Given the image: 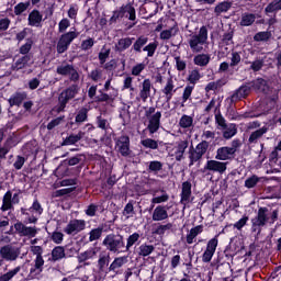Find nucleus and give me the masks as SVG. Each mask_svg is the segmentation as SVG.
<instances>
[{"mask_svg":"<svg viewBox=\"0 0 281 281\" xmlns=\"http://www.w3.org/2000/svg\"><path fill=\"white\" fill-rule=\"evenodd\" d=\"M21 215L24 216V221H18L14 224L15 234L19 236H23L25 234L26 225H36L38 223L40 216L43 214V205L38 201V199H34L32 205L29 209L21 207Z\"/></svg>","mask_w":281,"mask_h":281,"instance_id":"nucleus-1","label":"nucleus"},{"mask_svg":"<svg viewBox=\"0 0 281 281\" xmlns=\"http://www.w3.org/2000/svg\"><path fill=\"white\" fill-rule=\"evenodd\" d=\"M280 216V210L274 209L269 213V207L260 206L258 209L257 215L251 218V233L260 236L262 233V227L266 225H273Z\"/></svg>","mask_w":281,"mask_h":281,"instance_id":"nucleus-2","label":"nucleus"},{"mask_svg":"<svg viewBox=\"0 0 281 281\" xmlns=\"http://www.w3.org/2000/svg\"><path fill=\"white\" fill-rule=\"evenodd\" d=\"M103 247H105L106 251L110 254H125V241L122 234L119 233H110L108 234L103 241Z\"/></svg>","mask_w":281,"mask_h":281,"instance_id":"nucleus-3","label":"nucleus"},{"mask_svg":"<svg viewBox=\"0 0 281 281\" xmlns=\"http://www.w3.org/2000/svg\"><path fill=\"white\" fill-rule=\"evenodd\" d=\"M128 14V21L137 20V11H135V7L133 3L128 2L127 4H123L119 8V10H114L112 16L109 20L110 25L113 23H117V21L124 19Z\"/></svg>","mask_w":281,"mask_h":281,"instance_id":"nucleus-4","label":"nucleus"},{"mask_svg":"<svg viewBox=\"0 0 281 281\" xmlns=\"http://www.w3.org/2000/svg\"><path fill=\"white\" fill-rule=\"evenodd\" d=\"M188 43L193 54H201L203 52V45L207 43V26H202L199 34L191 35Z\"/></svg>","mask_w":281,"mask_h":281,"instance_id":"nucleus-5","label":"nucleus"},{"mask_svg":"<svg viewBox=\"0 0 281 281\" xmlns=\"http://www.w3.org/2000/svg\"><path fill=\"white\" fill-rule=\"evenodd\" d=\"M21 256V248L13 246L12 244H7L0 247V267H3L5 262H14L19 260Z\"/></svg>","mask_w":281,"mask_h":281,"instance_id":"nucleus-6","label":"nucleus"},{"mask_svg":"<svg viewBox=\"0 0 281 281\" xmlns=\"http://www.w3.org/2000/svg\"><path fill=\"white\" fill-rule=\"evenodd\" d=\"M207 148H210V143L207 140L200 142L195 147L191 145L189 147V166H194L196 161H201L205 153H207Z\"/></svg>","mask_w":281,"mask_h":281,"instance_id":"nucleus-7","label":"nucleus"},{"mask_svg":"<svg viewBox=\"0 0 281 281\" xmlns=\"http://www.w3.org/2000/svg\"><path fill=\"white\" fill-rule=\"evenodd\" d=\"M74 31L66 32L59 36V40L57 42L56 52L57 54H65L69 49V46L78 36H80V33L76 31V27H72Z\"/></svg>","mask_w":281,"mask_h":281,"instance_id":"nucleus-8","label":"nucleus"},{"mask_svg":"<svg viewBox=\"0 0 281 281\" xmlns=\"http://www.w3.org/2000/svg\"><path fill=\"white\" fill-rule=\"evenodd\" d=\"M115 150L121 157H131V137L126 134H123L114 138Z\"/></svg>","mask_w":281,"mask_h":281,"instance_id":"nucleus-9","label":"nucleus"},{"mask_svg":"<svg viewBox=\"0 0 281 281\" xmlns=\"http://www.w3.org/2000/svg\"><path fill=\"white\" fill-rule=\"evenodd\" d=\"M249 93H251V85L246 82L237 88L226 100L229 101V106H232L233 104H236V102H240V100H247Z\"/></svg>","mask_w":281,"mask_h":281,"instance_id":"nucleus-10","label":"nucleus"},{"mask_svg":"<svg viewBox=\"0 0 281 281\" xmlns=\"http://www.w3.org/2000/svg\"><path fill=\"white\" fill-rule=\"evenodd\" d=\"M56 74L58 76H69L70 82H78L80 80V74L72 64L57 66Z\"/></svg>","mask_w":281,"mask_h":281,"instance_id":"nucleus-11","label":"nucleus"},{"mask_svg":"<svg viewBox=\"0 0 281 281\" xmlns=\"http://www.w3.org/2000/svg\"><path fill=\"white\" fill-rule=\"evenodd\" d=\"M85 229H87V222L85 220H70L64 228V234L76 236L80 232H85Z\"/></svg>","mask_w":281,"mask_h":281,"instance_id":"nucleus-12","label":"nucleus"},{"mask_svg":"<svg viewBox=\"0 0 281 281\" xmlns=\"http://www.w3.org/2000/svg\"><path fill=\"white\" fill-rule=\"evenodd\" d=\"M216 247H218V237L215 236L211 238L207 244L204 252L202 254V262L207 265L212 262V258H214V254H216Z\"/></svg>","mask_w":281,"mask_h":281,"instance_id":"nucleus-13","label":"nucleus"},{"mask_svg":"<svg viewBox=\"0 0 281 281\" xmlns=\"http://www.w3.org/2000/svg\"><path fill=\"white\" fill-rule=\"evenodd\" d=\"M159 128H161V111H157L153 116L147 119V126L145 131L153 136L155 133H159Z\"/></svg>","mask_w":281,"mask_h":281,"instance_id":"nucleus-14","label":"nucleus"},{"mask_svg":"<svg viewBox=\"0 0 281 281\" xmlns=\"http://www.w3.org/2000/svg\"><path fill=\"white\" fill-rule=\"evenodd\" d=\"M250 89L256 91V93H263V95H269L271 93V86H269V82L258 77L257 79H254L252 81H249Z\"/></svg>","mask_w":281,"mask_h":281,"instance_id":"nucleus-15","label":"nucleus"},{"mask_svg":"<svg viewBox=\"0 0 281 281\" xmlns=\"http://www.w3.org/2000/svg\"><path fill=\"white\" fill-rule=\"evenodd\" d=\"M227 164L218 160H207L204 165V170L209 172H218V175H225L227 171Z\"/></svg>","mask_w":281,"mask_h":281,"instance_id":"nucleus-16","label":"nucleus"},{"mask_svg":"<svg viewBox=\"0 0 281 281\" xmlns=\"http://www.w3.org/2000/svg\"><path fill=\"white\" fill-rule=\"evenodd\" d=\"M215 159H217V161H234L236 154L229 146L220 147L216 150Z\"/></svg>","mask_w":281,"mask_h":281,"instance_id":"nucleus-17","label":"nucleus"},{"mask_svg":"<svg viewBox=\"0 0 281 281\" xmlns=\"http://www.w3.org/2000/svg\"><path fill=\"white\" fill-rule=\"evenodd\" d=\"M192 182L190 181H184L182 182V189L180 193V203L183 205V210H186V205L188 203H191L192 200Z\"/></svg>","mask_w":281,"mask_h":281,"instance_id":"nucleus-18","label":"nucleus"},{"mask_svg":"<svg viewBox=\"0 0 281 281\" xmlns=\"http://www.w3.org/2000/svg\"><path fill=\"white\" fill-rule=\"evenodd\" d=\"M79 91H80V87L78 86V83H72L71 86L66 88L64 91H61L58 98L64 102H66L67 104H69V100H74V98L78 95Z\"/></svg>","mask_w":281,"mask_h":281,"instance_id":"nucleus-19","label":"nucleus"},{"mask_svg":"<svg viewBox=\"0 0 281 281\" xmlns=\"http://www.w3.org/2000/svg\"><path fill=\"white\" fill-rule=\"evenodd\" d=\"M169 210H170V207H168L166 205H157L154 209V212L151 214L153 221L156 223H159L161 221H167Z\"/></svg>","mask_w":281,"mask_h":281,"instance_id":"nucleus-20","label":"nucleus"},{"mask_svg":"<svg viewBox=\"0 0 281 281\" xmlns=\"http://www.w3.org/2000/svg\"><path fill=\"white\" fill-rule=\"evenodd\" d=\"M29 25L31 27H41V24L43 23V13L38 9H33L29 13Z\"/></svg>","mask_w":281,"mask_h":281,"instance_id":"nucleus-21","label":"nucleus"},{"mask_svg":"<svg viewBox=\"0 0 281 281\" xmlns=\"http://www.w3.org/2000/svg\"><path fill=\"white\" fill-rule=\"evenodd\" d=\"M161 92L166 98L167 104H170V100H172V97L175 95V93H177V89H175V81L172 80V78L167 79L166 86L164 87Z\"/></svg>","mask_w":281,"mask_h":281,"instance_id":"nucleus-22","label":"nucleus"},{"mask_svg":"<svg viewBox=\"0 0 281 281\" xmlns=\"http://www.w3.org/2000/svg\"><path fill=\"white\" fill-rule=\"evenodd\" d=\"M24 100H27V92L16 91L9 98V106H21Z\"/></svg>","mask_w":281,"mask_h":281,"instance_id":"nucleus-23","label":"nucleus"},{"mask_svg":"<svg viewBox=\"0 0 281 281\" xmlns=\"http://www.w3.org/2000/svg\"><path fill=\"white\" fill-rule=\"evenodd\" d=\"M133 41H135V37H123L117 41L115 44V52L119 54H122V52H126L131 45H133Z\"/></svg>","mask_w":281,"mask_h":281,"instance_id":"nucleus-24","label":"nucleus"},{"mask_svg":"<svg viewBox=\"0 0 281 281\" xmlns=\"http://www.w3.org/2000/svg\"><path fill=\"white\" fill-rule=\"evenodd\" d=\"M150 89H153V82L150 79H145L142 82V89L139 91V98L143 100V102H146V100L150 98Z\"/></svg>","mask_w":281,"mask_h":281,"instance_id":"nucleus-25","label":"nucleus"},{"mask_svg":"<svg viewBox=\"0 0 281 281\" xmlns=\"http://www.w3.org/2000/svg\"><path fill=\"white\" fill-rule=\"evenodd\" d=\"M266 133H269V127L262 126L261 128L251 132L248 138V144H258V140L261 139Z\"/></svg>","mask_w":281,"mask_h":281,"instance_id":"nucleus-26","label":"nucleus"},{"mask_svg":"<svg viewBox=\"0 0 281 281\" xmlns=\"http://www.w3.org/2000/svg\"><path fill=\"white\" fill-rule=\"evenodd\" d=\"M1 212H8L14 210V203L12 202V191L8 190L2 198Z\"/></svg>","mask_w":281,"mask_h":281,"instance_id":"nucleus-27","label":"nucleus"},{"mask_svg":"<svg viewBox=\"0 0 281 281\" xmlns=\"http://www.w3.org/2000/svg\"><path fill=\"white\" fill-rule=\"evenodd\" d=\"M280 10H281V0H271V2H269L265 8V14H267V16H270L271 14L276 16V14L280 12Z\"/></svg>","mask_w":281,"mask_h":281,"instance_id":"nucleus-28","label":"nucleus"},{"mask_svg":"<svg viewBox=\"0 0 281 281\" xmlns=\"http://www.w3.org/2000/svg\"><path fill=\"white\" fill-rule=\"evenodd\" d=\"M189 143L188 140H180L176 146L175 157L176 161H182L183 155H186V150L188 149Z\"/></svg>","mask_w":281,"mask_h":281,"instance_id":"nucleus-29","label":"nucleus"},{"mask_svg":"<svg viewBox=\"0 0 281 281\" xmlns=\"http://www.w3.org/2000/svg\"><path fill=\"white\" fill-rule=\"evenodd\" d=\"M177 34H179V26L175 24L170 29L160 32V40L170 41L171 36H177Z\"/></svg>","mask_w":281,"mask_h":281,"instance_id":"nucleus-30","label":"nucleus"},{"mask_svg":"<svg viewBox=\"0 0 281 281\" xmlns=\"http://www.w3.org/2000/svg\"><path fill=\"white\" fill-rule=\"evenodd\" d=\"M126 262H128V257L123 256V257H116L113 262L110 265L109 267V271H117V269H122V267H124V265H126Z\"/></svg>","mask_w":281,"mask_h":281,"instance_id":"nucleus-31","label":"nucleus"},{"mask_svg":"<svg viewBox=\"0 0 281 281\" xmlns=\"http://www.w3.org/2000/svg\"><path fill=\"white\" fill-rule=\"evenodd\" d=\"M82 137H85V132L82 131H80L78 134H70L65 138L63 146H74V144H78Z\"/></svg>","mask_w":281,"mask_h":281,"instance_id":"nucleus-32","label":"nucleus"},{"mask_svg":"<svg viewBox=\"0 0 281 281\" xmlns=\"http://www.w3.org/2000/svg\"><path fill=\"white\" fill-rule=\"evenodd\" d=\"M199 234H203V225H198L190 229L189 234L187 235V244L192 245V243H194V238H196Z\"/></svg>","mask_w":281,"mask_h":281,"instance_id":"nucleus-33","label":"nucleus"},{"mask_svg":"<svg viewBox=\"0 0 281 281\" xmlns=\"http://www.w3.org/2000/svg\"><path fill=\"white\" fill-rule=\"evenodd\" d=\"M252 23H256V14L243 13L239 25L241 27H249Z\"/></svg>","mask_w":281,"mask_h":281,"instance_id":"nucleus-34","label":"nucleus"},{"mask_svg":"<svg viewBox=\"0 0 281 281\" xmlns=\"http://www.w3.org/2000/svg\"><path fill=\"white\" fill-rule=\"evenodd\" d=\"M44 265H45V259H43V256L36 257L34 267L30 269V274L38 276V273H42Z\"/></svg>","mask_w":281,"mask_h":281,"instance_id":"nucleus-35","label":"nucleus"},{"mask_svg":"<svg viewBox=\"0 0 281 281\" xmlns=\"http://www.w3.org/2000/svg\"><path fill=\"white\" fill-rule=\"evenodd\" d=\"M229 10H232V2L223 1L216 4V7L214 8V13L216 14V16H221L223 12H229Z\"/></svg>","mask_w":281,"mask_h":281,"instance_id":"nucleus-36","label":"nucleus"},{"mask_svg":"<svg viewBox=\"0 0 281 281\" xmlns=\"http://www.w3.org/2000/svg\"><path fill=\"white\" fill-rule=\"evenodd\" d=\"M63 258H66L65 247L56 246L52 250V260H53V262H58V260H63Z\"/></svg>","mask_w":281,"mask_h":281,"instance_id":"nucleus-37","label":"nucleus"},{"mask_svg":"<svg viewBox=\"0 0 281 281\" xmlns=\"http://www.w3.org/2000/svg\"><path fill=\"white\" fill-rule=\"evenodd\" d=\"M147 43H148V37L140 35L139 37H137V40L133 44L132 49L136 54H142V47H144Z\"/></svg>","mask_w":281,"mask_h":281,"instance_id":"nucleus-38","label":"nucleus"},{"mask_svg":"<svg viewBox=\"0 0 281 281\" xmlns=\"http://www.w3.org/2000/svg\"><path fill=\"white\" fill-rule=\"evenodd\" d=\"M159 144H161V143L154 138H145V139L140 140V145L144 148H149V150H159Z\"/></svg>","mask_w":281,"mask_h":281,"instance_id":"nucleus-39","label":"nucleus"},{"mask_svg":"<svg viewBox=\"0 0 281 281\" xmlns=\"http://www.w3.org/2000/svg\"><path fill=\"white\" fill-rule=\"evenodd\" d=\"M193 63L198 65V67H207V65H210V55L199 54L193 58Z\"/></svg>","mask_w":281,"mask_h":281,"instance_id":"nucleus-40","label":"nucleus"},{"mask_svg":"<svg viewBox=\"0 0 281 281\" xmlns=\"http://www.w3.org/2000/svg\"><path fill=\"white\" fill-rule=\"evenodd\" d=\"M103 232H104V226H99L97 228H92L89 232V243H93L95 240H100V238H102Z\"/></svg>","mask_w":281,"mask_h":281,"instance_id":"nucleus-41","label":"nucleus"},{"mask_svg":"<svg viewBox=\"0 0 281 281\" xmlns=\"http://www.w3.org/2000/svg\"><path fill=\"white\" fill-rule=\"evenodd\" d=\"M87 120H89V109L81 108L75 116V122L77 124H82L83 122H87Z\"/></svg>","mask_w":281,"mask_h":281,"instance_id":"nucleus-42","label":"nucleus"},{"mask_svg":"<svg viewBox=\"0 0 281 281\" xmlns=\"http://www.w3.org/2000/svg\"><path fill=\"white\" fill-rule=\"evenodd\" d=\"M271 32L269 31H261V32H258L254 35V41L256 43H267L268 41L271 40Z\"/></svg>","mask_w":281,"mask_h":281,"instance_id":"nucleus-43","label":"nucleus"},{"mask_svg":"<svg viewBox=\"0 0 281 281\" xmlns=\"http://www.w3.org/2000/svg\"><path fill=\"white\" fill-rule=\"evenodd\" d=\"M187 80L189 85H191L192 87H196V82L201 80V72L199 71V69L191 70Z\"/></svg>","mask_w":281,"mask_h":281,"instance_id":"nucleus-44","label":"nucleus"},{"mask_svg":"<svg viewBox=\"0 0 281 281\" xmlns=\"http://www.w3.org/2000/svg\"><path fill=\"white\" fill-rule=\"evenodd\" d=\"M139 238H140L139 233H133L127 237V241L124 248L125 254L126 251H131V247H133V245H136V243L139 241Z\"/></svg>","mask_w":281,"mask_h":281,"instance_id":"nucleus-45","label":"nucleus"},{"mask_svg":"<svg viewBox=\"0 0 281 281\" xmlns=\"http://www.w3.org/2000/svg\"><path fill=\"white\" fill-rule=\"evenodd\" d=\"M169 229H172V223L158 224V226L154 228L153 234H156V236H164Z\"/></svg>","mask_w":281,"mask_h":281,"instance_id":"nucleus-46","label":"nucleus"},{"mask_svg":"<svg viewBox=\"0 0 281 281\" xmlns=\"http://www.w3.org/2000/svg\"><path fill=\"white\" fill-rule=\"evenodd\" d=\"M194 87L195 86H191L190 83L184 87L183 92H182L181 106H186V102H188V100H190V98H192V91H194Z\"/></svg>","mask_w":281,"mask_h":281,"instance_id":"nucleus-47","label":"nucleus"},{"mask_svg":"<svg viewBox=\"0 0 281 281\" xmlns=\"http://www.w3.org/2000/svg\"><path fill=\"white\" fill-rule=\"evenodd\" d=\"M32 60V55H24L22 57H20L16 61H15V68L19 69H25V67H27V65L30 64V61Z\"/></svg>","mask_w":281,"mask_h":281,"instance_id":"nucleus-48","label":"nucleus"},{"mask_svg":"<svg viewBox=\"0 0 281 281\" xmlns=\"http://www.w3.org/2000/svg\"><path fill=\"white\" fill-rule=\"evenodd\" d=\"M159 47V42L155 41L143 47V52H147L148 58H153Z\"/></svg>","mask_w":281,"mask_h":281,"instance_id":"nucleus-49","label":"nucleus"},{"mask_svg":"<svg viewBox=\"0 0 281 281\" xmlns=\"http://www.w3.org/2000/svg\"><path fill=\"white\" fill-rule=\"evenodd\" d=\"M95 256V250L93 248H90L78 256V262H87V260H91Z\"/></svg>","mask_w":281,"mask_h":281,"instance_id":"nucleus-50","label":"nucleus"},{"mask_svg":"<svg viewBox=\"0 0 281 281\" xmlns=\"http://www.w3.org/2000/svg\"><path fill=\"white\" fill-rule=\"evenodd\" d=\"M194 123V119L188 114H183L179 121L180 128H190Z\"/></svg>","mask_w":281,"mask_h":281,"instance_id":"nucleus-51","label":"nucleus"},{"mask_svg":"<svg viewBox=\"0 0 281 281\" xmlns=\"http://www.w3.org/2000/svg\"><path fill=\"white\" fill-rule=\"evenodd\" d=\"M21 271V266L15 267L12 270H9L4 274L0 276V281H10L14 276H16Z\"/></svg>","mask_w":281,"mask_h":281,"instance_id":"nucleus-52","label":"nucleus"},{"mask_svg":"<svg viewBox=\"0 0 281 281\" xmlns=\"http://www.w3.org/2000/svg\"><path fill=\"white\" fill-rule=\"evenodd\" d=\"M111 262V256L110 255H100L98 260V268L100 271H104L105 267H109V263Z\"/></svg>","mask_w":281,"mask_h":281,"instance_id":"nucleus-53","label":"nucleus"},{"mask_svg":"<svg viewBox=\"0 0 281 281\" xmlns=\"http://www.w3.org/2000/svg\"><path fill=\"white\" fill-rule=\"evenodd\" d=\"M139 256H143L146 258V256H150V254H153L155 251V246L153 245H147V244H143L139 246Z\"/></svg>","mask_w":281,"mask_h":281,"instance_id":"nucleus-54","label":"nucleus"},{"mask_svg":"<svg viewBox=\"0 0 281 281\" xmlns=\"http://www.w3.org/2000/svg\"><path fill=\"white\" fill-rule=\"evenodd\" d=\"M33 45L34 41L32 38H27L26 43L20 47V54H22V56H31L30 52L32 50Z\"/></svg>","mask_w":281,"mask_h":281,"instance_id":"nucleus-55","label":"nucleus"},{"mask_svg":"<svg viewBox=\"0 0 281 281\" xmlns=\"http://www.w3.org/2000/svg\"><path fill=\"white\" fill-rule=\"evenodd\" d=\"M236 133H238V130L236 128L235 124H232V125H229V127L226 126V128H224L223 137H224V139H232V137H234V135H236Z\"/></svg>","mask_w":281,"mask_h":281,"instance_id":"nucleus-56","label":"nucleus"},{"mask_svg":"<svg viewBox=\"0 0 281 281\" xmlns=\"http://www.w3.org/2000/svg\"><path fill=\"white\" fill-rule=\"evenodd\" d=\"M164 170V162L159 160H151L148 165V172H159Z\"/></svg>","mask_w":281,"mask_h":281,"instance_id":"nucleus-57","label":"nucleus"},{"mask_svg":"<svg viewBox=\"0 0 281 281\" xmlns=\"http://www.w3.org/2000/svg\"><path fill=\"white\" fill-rule=\"evenodd\" d=\"M260 183V178L257 175H252L251 177L245 180V188L251 190V188H256Z\"/></svg>","mask_w":281,"mask_h":281,"instance_id":"nucleus-58","label":"nucleus"},{"mask_svg":"<svg viewBox=\"0 0 281 281\" xmlns=\"http://www.w3.org/2000/svg\"><path fill=\"white\" fill-rule=\"evenodd\" d=\"M30 8V1L20 2L14 7V14L15 16H21L23 12H25Z\"/></svg>","mask_w":281,"mask_h":281,"instance_id":"nucleus-59","label":"nucleus"},{"mask_svg":"<svg viewBox=\"0 0 281 281\" xmlns=\"http://www.w3.org/2000/svg\"><path fill=\"white\" fill-rule=\"evenodd\" d=\"M82 157H85V155L77 154L76 156L64 160V164H66L67 166H78V164H80V161H82Z\"/></svg>","mask_w":281,"mask_h":281,"instance_id":"nucleus-60","label":"nucleus"},{"mask_svg":"<svg viewBox=\"0 0 281 281\" xmlns=\"http://www.w3.org/2000/svg\"><path fill=\"white\" fill-rule=\"evenodd\" d=\"M109 56H111V48H105V46H103L99 53L100 65H104Z\"/></svg>","mask_w":281,"mask_h":281,"instance_id":"nucleus-61","label":"nucleus"},{"mask_svg":"<svg viewBox=\"0 0 281 281\" xmlns=\"http://www.w3.org/2000/svg\"><path fill=\"white\" fill-rule=\"evenodd\" d=\"M222 43L224 45H234V30H231L223 34Z\"/></svg>","mask_w":281,"mask_h":281,"instance_id":"nucleus-62","label":"nucleus"},{"mask_svg":"<svg viewBox=\"0 0 281 281\" xmlns=\"http://www.w3.org/2000/svg\"><path fill=\"white\" fill-rule=\"evenodd\" d=\"M247 223H249V216L247 215H243V217L237 221L233 227L234 229H237L238 232H243V227H245V225H247Z\"/></svg>","mask_w":281,"mask_h":281,"instance_id":"nucleus-63","label":"nucleus"},{"mask_svg":"<svg viewBox=\"0 0 281 281\" xmlns=\"http://www.w3.org/2000/svg\"><path fill=\"white\" fill-rule=\"evenodd\" d=\"M134 214H135V206L133 205V201H130L123 210V216H127V218H131L133 217Z\"/></svg>","mask_w":281,"mask_h":281,"instance_id":"nucleus-64","label":"nucleus"}]
</instances>
